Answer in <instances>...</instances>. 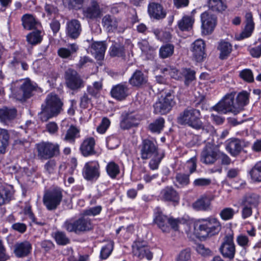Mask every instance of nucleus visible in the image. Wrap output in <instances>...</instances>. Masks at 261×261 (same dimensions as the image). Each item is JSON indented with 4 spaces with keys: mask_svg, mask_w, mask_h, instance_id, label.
<instances>
[{
    "mask_svg": "<svg viewBox=\"0 0 261 261\" xmlns=\"http://www.w3.org/2000/svg\"><path fill=\"white\" fill-rule=\"evenodd\" d=\"M178 124L187 125L196 130H202L208 133L213 130L212 125H205L201 121V114L199 110L188 107L180 112L177 117Z\"/></svg>",
    "mask_w": 261,
    "mask_h": 261,
    "instance_id": "nucleus-1",
    "label": "nucleus"
},
{
    "mask_svg": "<svg viewBox=\"0 0 261 261\" xmlns=\"http://www.w3.org/2000/svg\"><path fill=\"white\" fill-rule=\"evenodd\" d=\"M194 229L198 237L206 238L218 234L221 229V224L217 218L210 217L196 220Z\"/></svg>",
    "mask_w": 261,
    "mask_h": 261,
    "instance_id": "nucleus-2",
    "label": "nucleus"
},
{
    "mask_svg": "<svg viewBox=\"0 0 261 261\" xmlns=\"http://www.w3.org/2000/svg\"><path fill=\"white\" fill-rule=\"evenodd\" d=\"M176 105L175 96L173 91H169L162 95L153 105V113L155 114L165 115L168 113Z\"/></svg>",
    "mask_w": 261,
    "mask_h": 261,
    "instance_id": "nucleus-3",
    "label": "nucleus"
},
{
    "mask_svg": "<svg viewBox=\"0 0 261 261\" xmlns=\"http://www.w3.org/2000/svg\"><path fill=\"white\" fill-rule=\"evenodd\" d=\"M33 86L30 79L21 80L14 84L12 88V97L17 100L23 101L30 98Z\"/></svg>",
    "mask_w": 261,
    "mask_h": 261,
    "instance_id": "nucleus-4",
    "label": "nucleus"
},
{
    "mask_svg": "<svg viewBox=\"0 0 261 261\" xmlns=\"http://www.w3.org/2000/svg\"><path fill=\"white\" fill-rule=\"evenodd\" d=\"M63 227L69 232L80 234L91 230L92 225L91 220L84 217L73 220H67L64 223Z\"/></svg>",
    "mask_w": 261,
    "mask_h": 261,
    "instance_id": "nucleus-5",
    "label": "nucleus"
},
{
    "mask_svg": "<svg viewBox=\"0 0 261 261\" xmlns=\"http://www.w3.org/2000/svg\"><path fill=\"white\" fill-rule=\"evenodd\" d=\"M38 158L42 160L51 159L60 154V145L50 142H41L36 144Z\"/></svg>",
    "mask_w": 261,
    "mask_h": 261,
    "instance_id": "nucleus-6",
    "label": "nucleus"
},
{
    "mask_svg": "<svg viewBox=\"0 0 261 261\" xmlns=\"http://www.w3.org/2000/svg\"><path fill=\"white\" fill-rule=\"evenodd\" d=\"M259 200V195L254 193H247L243 196L241 202V216L243 219L252 216L253 210L258 207Z\"/></svg>",
    "mask_w": 261,
    "mask_h": 261,
    "instance_id": "nucleus-7",
    "label": "nucleus"
},
{
    "mask_svg": "<svg viewBox=\"0 0 261 261\" xmlns=\"http://www.w3.org/2000/svg\"><path fill=\"white\" fill-rule=\"evenodd\" d=\"M63 190L61 188L55 187L45 193L43 202L48 210H55L60 204L63 196Z\"/></svg>",
    "mask_w": 261,
    "mask_h": 261,
    "instance_id": "nucleus-8",
    "label": "nucleus"
},
{
    "mask_svg": "<svg viewBox=\"0 0 261 261\" xmlns=\"http://www.w3.org/2000/svg\"><path fill=\"white\" fill-rule=\"evenodd\" d=\"M219 250L223 257L230 260L234 258L236 254V245L234 243V233L232 230H230L226 234Z\"/></svg>",
    "mask_w": 261,
    "mask_h": 261,
    "instance_id": "nucleus-9",
    "label": "nucleus"
},
{
    "mask_svg": "<svg viewBox=\"0 0 261 261\" xmlns=\"http://www.w3.org/2000/svg\"><path fill=\"white\" fill-rule=\"evenodd\" d=\"M64 79L66 87L71 90L78 91L85 86L84 80L73 69L68 68L65 71Z\"/></svg>",
    "mask_w": 261,
    "mask_h": 261,
    "instance_id": "nucleus-10",
    "label": "nucleus"
},
{
    "mask_svg": "<svg viewBox=\"0 0 261 261\" xmlns=\"http://www.w3.org/2000/svg\"><path fill=\"white\" fill-rule=\"evenodd\" d=\"M219 149L215 145L208 143L200 153V161L205 165H212L219 159Z\"/></svg>",
    "mask_w": 261,
    "mask_h": 261,
    "instance_id": "nucleus-11",
    "label": "nucleus"
},
{
    "mask_svg": "<svg viewBox=\"0 0 261 261\" xmlns=\"http://www.w3.org/2000/svg\"><path fill=\"white\" fill-rule=\"evenodd\" d=\"M132 249L133 255L140 259L146 258L150 260L153 258V253L148 248L147 243L141 238H138L133 242Z\"/></svg>",
    "mask_w": 261,
    "mask_h": 261,
    "instance_id": "nucleus-12",
    "label": "nucleus"
},
{
    "mask_svg": "<svg viewBox=\"0 0 261 261\" xmlns=\"http://www.w3.org/2000/svg\"><path fill=\"white\" fill-rule=\"evenodd\" d=\"M100 165L96 160L86 163L82 169L83 177L88 181L96 180L100 176Z\"/></svg>",
    "mask_w": 261,
    "mask_h": 261,
    "instance_id": "nucleus-13",
    "label": "nucleus"
},
{
    "mask_svg": "<svg viewBox=\"0 0 261 261\" xmlns=\"http://www.w3.org/2000/svg\"><path fill=\"white\" fill-rule=\"evenodd\" d=\"M234 95L233 93L226 95L221 101L211 108L212 110L221 114L233 111L237 108L234 103Z\"/></svg>",
    "mask_w": 261,
    "mask_h": 261,
    "instance_id": "nucleus-14",
    "label": "nucleus"
},
{
    "mask_svg": "<svg viewBox=\"0 0 261 261\" xmlns=\"http://www.w3.org/2000/svg\"><path fill=\"white\" fill-rule=\"evenodd\" d=\"M140 155L142 160H147L157 154L158 147L155 141L144 139L140 145Z\"/></svg>",
    "mask_w": 261,
    "mask_h": 261,
    "instance_id": "nucleus-15",
    "label": "nucleus"
},
{
    "mask_svg": "<svg viewBox=\"0 0 261 261\" xmlns=\"http://www.w3.org/2000/svg\"><path fill=\"white\" fill-rule=\"evenodd\" d=\"M217 17L211 13L205 11L201 14L202 33L204 35L211 34L217 24Z\"/></svg>",
    "mask_w": 261,
    "mask_h": 261,
    "instance_id": "nucleus-16",
    "label": "nucleus"
},
{
    "mask_svg": "<svg viewBox=\"0 0 261 261\" xmlns=\"http://www.w3.org/2000/svg\"><path fill=\"white\" fill-rule=\"evenodd\" d=\"M82 32V27L80 20L71 19L66 22L65 34L67 38L76 40L80 37Z\"/></svg>",
    "mask_w": 261,
    "mask_h": 261,
    "instance_id": "nucleus-17",
    "label": "nucleus"
},
{
    "mask_svg": "<svg viewBox=\"0 0 261 261\" xmlns=\"http://www.w3.org/2000/svg\"><path fill=\"white\" fill-rule=\"evenodd\" d=\"M159 197L162 201L171 203L174 205L178 204L180 199L179 193L172 186H166L162 189Z\"/></svg>",
    "mask_w": 261,
    "mask_h": 261,
    "instance_id": "nucleus-18",
    "label": "nucleus"
},
{
    "mask_svg": "<svg viewBox=\"0 0 261 261\" xmlns=\"http://www.w3.org/2000/svg\"><path fill=\"white\" fill-rule=\"evenodd\" d=\"M246 145L243 140L233 138L226 141L225 146L226 150L232 156L237 157Z\"/></svg>",
    "mask_w": 261,
    "mask_h": 261,
    "instance_id": "nucleus-19",
    "label": "nucleus"
},
{
    "mask_svg": "<svg viewBox=\"0 0 261 261\" xmlns=\"http://www.w3.org/2000/svg\"><path fill=\"white\" fill-rule=\"evenodd\" d=\"M63 103L55 93H50L46 98V106H45L51 113L57 116L63 110Z\"/></svg>",
    "mask_w": 261,
    "mask_h": 261,
    "instance_id": "nucleus-20",
    "label": "nucleus"
},
{
    "mask_svg": "<svg viewBox=\"0 0 261 261\" xmlns=\"http://www.w3.org/2000/svg\"><path fill=\"white\" fill-rule=\"evenodd\" d=\"M245 26L243 31L236 34L235 38L237 40L240 41L250 37L254 30V22L251 12H247L245 15Z\"/></svg>",
    "mask_w": 261,
    "mask_h": 261,
    "instance_id": "nucleus-21",
    "label": "nucleus"
},
{
    "mask_svg": "<svg viewBox=\"0 0 261 261\" xmlns=\"http://www.w3.org/2000/svg\"><path fill=\"white\" fill-rule=\"evenodd\" d=\"M140 120L139 115L134 113L122 114L120 127L123 130L129 129L133 127L138 126Z\"/></svg>",
    "mask_w": 261,
    "mask_h": 261,
    "instance_id": "nucleus-22",
    "label": "nucleus"
},
{
    "mask_svg": "<svg viewBox=\"0 0 261 261\" xmlns=\"http://www.w3.org/2000/svg\"><path fill=\"white\" fill-rule=\"evenodd\" d=\"M205 43L202 39H197L193 43L192 51L197 62H201L205 58Z\"/></svg>",
    "mask_w": 261,
    "mask_h": 261,
    "instance_id": "nucleus-23",
    "label": "nucleus"
},
{
    "mask_svg": "<svg viewBox=\"0 0 261 261\" xmlns=\"http://www.w3.org/2000/svg\"><path fill=\"white\" fill-rule=\"evenodd\" d=\"M148 12L151 18L156 20L162 19L166 16V10L163 6L155 2L150 3L148 5Z\"/></svg>",
    "mask_w": 261,
    "mask_h": 261,
    "instance_id": "nucleus-24",
    "label": "nucleus"
},
{
    "mask_svg": "<svg viewBox=\"0 0 261 261\" xmlns=\"http://www.w3.org/2000/svg\"><path fill=\"white\" fill-rule=\"evenodd\" d=\"M169 218L164 215L159 207L154 210L153 222L162 230L163 232H168L170 227L168 225Z\"/></svg>",
    "mask_w": 261,
    "mask_h": 261,
    "instance_id": "nucleus-25",
    "label": "nucleus"
},
{
    "mask_svg": "<svg viewBox=\"0 0 261 261\" xmlns=\"http://www.w3.org/2000/svg\"><path fill=\"white\" fill-rule=\"evenodd\" d=\"M17 114L15 108L3 107L0 108V122L7 125L16 117Z\"/></svg>",
    "mask_w": 261,
    "mask_h": 261,
    "instance_id": "nucleus-26",
    "label": "nucleus"
},
{
    "mask_svg": "<svg viewBox=\"0 0 261 261\" xmlns=\"http://www.w3.org/2000/svg\"><path fill=\"white\" fill-rule=\"evenodd\" d=\"M95 140L93 137L85 139L80 147L82 154L85 157L95 154L96 152L95 150Z\"/></svg>",
    "mask_w": 261,
    "mask_h": 261,
    "instance_id": "nucleus-27",
    "label": "nucleus"
},
{
    "mask_svg": "<svg viewBox=\"0 0 261 261\" xmlns=\"http://www.w3.org/2000/svg\"><path fill=\"white\" fill-rule=\"evenodd\" d=\"M128 94L129 88L126 84H118L113 87L111 91L112 97L119 101L125 99Z\"/></svg>",
    "mask_w": 261,
    "mask_h": 261,
    "instance_id": "nucleus-28",
    "label": "nucleus"
},
{
    "mask_svg": "<svg viewBox=\"0 0 261 261\" xmlns=\"http://www.w3.org/2000/svg\"><path fill=\"white\" fill-rule=\"evenodd\" d=\"M147 82V75L140 70H136L128 81L130 85L138 88L142 87L145 86Z\"/></svg>",
    "mask_w": 261,
    "mask_h": 261,
    "instance_id": "nucleus-29",
    "label": "nucleus"
},
{
    "mask_svg": "<svg viewBox=\"0 0 261 261\" xmlns=\"http://www.w3.org/2000/svg\"><path fill=\"white\" fill-rule=\"evenodd\" d=\"M106 49L107 43L105 41H95L91 44V53L97 60L103 59Z\"/></svg>",
    "mask_w": 261,
    "mask_h": 261,
    "instance_id": "nucleus-30",
    "label": "nucleus"
},
{
    "mask_svg": "<svg viewBox=\"0 0 261 261\" xmlns=\"http://www.w3.org/2000/svg\"><path fill=\"white\" fill-rule=\"evenodd\" d=\"M83 14L86 18L91 19L99 17L101 11L97 2L92 0L90 5L83 10Z\"/></svg>",
    "mask_w": 261,
    "mask_h": 261,
    "instance_id": "nucleus-31",
    "label": "nucleus"
},
{
    "mask_svg": "<svg viewBox=\"0 0 261 261\" xmlns=\"http://www.w3.org/2000/svg\"><path fill=\"white\" fill-rule=\"evenodd\" d=\"M109 53L111 57L124 58L126 55L124 45L119 41H112Z\"/></svg>",
    "mask_w": 261,
    "mask_h": 261,
    "instance_id": "nucleus-32",
    "label": "nucleus"
},
{
    "mask_svg": "<svg viewBox=\"0 0 261 261\" xmlns=\"http://www.w3.org/2000/svg\"><path fill=\"white\" fill-rule=\"evenodd\" d=\"M32 245L27 241L16 243L14 246V253L18 257H23L31 253Z\"/></svg>",
    "mask_w": 261,
    "mask_h": 261,
    "instance_id": "nucleus-33",
    "label": "nucleus"
},
{
    "mask_svg": "<svg viewBox=\"0 0 261 261\" xmlns=\"http://www.w3.org/2000/svg\"><path fill=\"white\" fill-rule=\"evenodd\" d=\"M102 24L109 32L115 31L118 27V21L116 18L109 14L106 15L102 18Z\"/></svg>",
    "mask_w": 261,
    "mask_h": 261,
    "instance_id": "nucleus-34",
    "label": "nucleus"
},
{
    "mask_svg": "<svg viewBox=\"0 0 261 261\" xmlns=\"http://www.w3.org/2000/svg\"><path fill=\"white\" fill-rule=\"evenodd\" d=\"M44 35L40 21L34 17V45L41 43Z\"/></svg>",
    "mask_w": 261,
    "mask_h": 261,
    "instance_id": "nucleus-35",
    "label": "nucleus"
},
{
    "mask_svg": "<svg viewBox=\"0 0 261 261\" xmlns=\"http://www.w3.org/2000/svg\"><path fill=\"white\" fill-rule=\"evenodd\" d=\"M218 49L220 51L219 58L221 60L226 59L232 51V45L228 42L221 41Z\"/></svg>",
    "mask_w": 261,
    "mask_h": 261,
    "instance_id": "nucleus-36",
    "label": "nucleus"
},
{
    "mask_svg": "<svg viewBox=\"0 0 261 261\" xmlns=\"http://www.w3.org/2000/svg\"><path fill=\"white\" fill-rule=\"evenodd\" d=\"M207 6L209 9L216 12H222L227 8L225 0H208Z\"/></svg>",
    "mask_w": 261,
    "mask_h": 261,
    "instance_id": "nucleus-37",
    "label": "nucleus"
},
{
    "mask_svg": "<svg viewBox=\"0 0 261 261\" xmlns=\"http://www.w3.org/2000/svg\"><path fill=\"white\" fill-rule=\"evenodd\" d=\"M211 201L206 196H202L193 204V207L196 211H206L210 208Z\"/></svg>",
    "mask_w": 261,
    "mask_h": 261,
    "instance_id": "nucleus-38",
    "label": "nucleus"
},
{
    "mask_svg": "<svg viewBox=\"0 0 261 261\" xmlns=\"http://www.w3.org/2000/svg\"><path fill=\"white\" fill-rule=\"evenodd\" d=\"M80 130L77 127L71 125L67 129L63 140L70 143H74L75 139L80 137Z\"/></svg>",
    "mask_w": 261,
    "mask_h": 261,
    "instance_id": "nucleus-39",
    "label": "nucleus"
},
{
    "mask_svg": "<svg viewBox=\"0 0 261 261\" xmlns=\"http://www.w3.org/2000/svg\"><path fill=\"white\" fill-rule=\"evenodd\" d=\"M164 124L165 119L160 117L149 124L148 129L151 133L159 134L163 130Z\"/></svg>",
    "mask_w": 261,
    "mask_h": 261,
    "instance_id": "nucleus-40",
    "label": "nucleus"
},
{
    "mask_svg": "<svg viewBox=\"0 0 261 261\" xmlns=\"http://www.w3.org/2000/svg\"><path fill=\"white\" fill-rule=\"evenodd\" d=\"M56 243L58 245L65 246L70 243V239L67 236L66 233L62 231H56L53 234Z\"/></svg>",
    "mask_w": 261,
    "mask_h": 261,
    "instance_id": "nucleus-41",
    "label": "nucleus"
},
{
    "mask_svg": "<svg viewBox=\"0 0 261 261\" xmlns=\"http://www.w3.org/2000/svg\"><path fill=\"white\" fill-rule=\"evenodd\" d=\"M190 174L179 172L175 175V180L177 184L175 186L177 187L182 188L188 186L190 182Z\"/></svg>",
    "mask_w": 261,
    "mask_h": 261,
    "instance_id": "nucleus-42",
    "label": "nucleus"
},
{
    "mask_svg": "<svg viewBox=\"0 0 261 261\" xmlns=\"http://www.w3.org/2000/svg\"><path fill=\"white\" fill-rule=\"evenodd\" d=\"M114 242L113 241H108L106 245L101 247L99 257L101 259L105 260L107 259L114 249Z\"/></svg>",
    "mask_w": 261,
    "mask_h": 261,
    "instance_id": "nucleus-43",
    "label": "nucleus"
},
{
    "mask_svg": "<svg viewBox=\"0 0 261 261\" xmlns=\"http://www.w3.org/2000/svg\"><path fill=\"white\" fill-rule=\"evenodd\" d=\"M174 46L171 43H166L161 46L159 49V56L162 59L172 56L174 53Z\"/></svg>",
    "mask_w": 261,
    "mask_h": 261,
    "instance_id": "nucleus-44",
    "label": "nucleus"
},
{
    "mask_svg": "<svg viewBox=\"0 0 261 261\" xmlns=\"http://www.w3.org/2000/svg\"><path fill=\"white\" fill-rule=\"evenodd\" d=\"M182 78L184 79L185 85L188 86L195 79V72L190 68H183L180 71Z\"/></svg>",
    "mask_w": 261,
    "mask_h": 261,
    "instance_id": "nucleus-45",
    "label": "nucleus"
},
{
    "mask_svg": "<svg viewBox=\"0 0 261 261\" xmlns=\"http://www.w3.org/2000/svg\"><path fill=\"white\" fill-rule=\"evenodd\" d=\"M106 169L108 175L112 179H115L120 173L119 165L113 161L108 163Z\"/></svg>",
    "mask_w": 261,
    "mask_h": 261,
    "instance_id": "nucleus-46",
    "label": "nucleus"
},
{
    "mask_svg": "<svg viewBox=\"0 0 261 261\" xmlns=\"http://www.w3.org/2000/svg\"><path fill=\"white\" fill-rule=\"evenodd\" d=\"M9 135L6 129L0 128V153H4L8 145Z\"/></svg>",
    "mask_w": 261,
    "mask_h": 261,
    "instance_id": "nucleus-47",
    "label": "nucleus"
},
{
    "mask_svg": "<svg viewBox=\"0 0 261 261\" xmlns=\"http://www.w3.org/2000/svg\"><path fill=\"white\" fill-rule=\"evenodd\" d=\"M194 23V20L190 16H184L178 22V28L182 31H188L191 29Z\"/></svg>",
    "mask_w": 261,
    "mask_h": 261,
    "instance_id": "nucleus-48",
    "label": "nucleus"
},
{
    "mask_svg": "<svg viewBox=\"0 0 261 261\" xmlns=\"http://www.w3.org/2000/svg\"><path fill=\"white\" fill-rule=\"evenodd\" d=\"M251 179L256 182L261 181V161L256 163L249 171Z\"/></svg>",
    "mask_w": 261,
    "mask_h": 261,
    "instance_id": "nucleus-49",
    "label": "nucleus"
},
{
    "mask_svg": "<svg viewBox=\"0 0 261 261\" xmlns=\"http://www.w3.org/2000/svg\"><path fill=\"white\" fill-rule=\"evenodd\" d=\"M164 156L165 154L164 152L159 153L153 155L149 163L150 169L152 170L158 169L159 166L162 160L164 158Z\"/></svg>",
    "mask_w": 261,
    "mask_h": 261,
    "instance_id": "nucleus-50",
    "label": "nucleus"
},
{
    "mask_svg": "<svg viewBox=\"0 0 261 261\" xmlns=\"http://www.w3.org/2000/svg\"><path fill=\"white\" fill-rule=\"evenodd\" d=\"M64 6L68 9H80L84 0H62Z\"/></svg>",
    "mask_w": 261,
    "mask_h": 261,
    "instance_id": "nucleus-51",
    "label": "nucleus"
},
{
    "mask_svg": "<svg viewBox=\"0 0 261 261\" xmlns=\"http://www.w3.org/2000/svg\"><path fill=\"white\" fill-rule=\"evenodd\" d=\"M249 95V93L245 91H243L238 94L236 98L238 107L244 106L248 104Z\"/></svg>",
    "mask_w": 261,
    "mask_h": 261,
    "instance_id": "nucleus-52",
    "label": "nucleus"
},
{
    "mask_svg": "<svg viewBox=\"0 0 261 261\" xmlns=\"http://www.w3.org/2000/svg\"><path fill=\"white\" fill-rule=\"evenodd\" d=\"M162 71L164 74L165 75L168 74L173 79L176 80H180L182 79L180 72H179L176 68L169 66L163 68Z\"/></svg>",
    "mask_w": 261,
    "mask_h": 261,
    "instance_id": "nucleus-53",
    "label": "nucleus"
},
{
    "mask_svg": "<svg viewBox=\"0 0 261 261\" xmlns=\"http://www.w3.org/2000/svg\"><path fill=\"white\" fill-rule=\"evenodd\" d=\"M235 214L234 210L231 207H225L221 210L220 213L221 218L224 221L231 220Z\"/></svg>",
    "mask_w": 261,
    "mask_h": 261,
    "instance_id": "nucleus-54",
    "label": "nucleus"
},
{
    "mask_svg": "<svg viewBox=\"0 0 261 261\" xmlns=\"http://www.w3.org/2000/svg\"><path fill=\"white\" fill-rule=\"evenodd\" d=\"M39 119L43 122L47 121L49 119L56 116L51 113L45 106H41V111L38 114Z\"/></svg>",
    "mask_w": 261,
    "mask_h": 261,
    "instance_id": "nucleus-55",
    "label": "nucleus"
},
{
    "mask_svg": "<svg viewBox=\"0 0 261 261\" xmlns=\"http://www.w3.org/2000/svg\"><path fill=\"white\" fill-rule=\"evenodd\" d=\"M239 76L248 83H252L254 81V76L252 70L250 69H244L239 72Z\"/></svg>",
    "mask_w": 261,
    "mask_h": 261,
    "instance_id": "nucleus-56",
    "label": "nucleus"
},
{
    "mask_svg": "<svg viewBox=\"0 0 261 261\" xmlns=\"http://www.w3.org/2000/svg\"><path fill=\"white\" fill-rule=\"evenodd\" d=\"M236 241L238 245L244 249H246L250 246L249 238L244 234H241L238 236L236 238Z\"/></svg>",
    "mask_w": 261,
    "mask_h": 261,
    "instance_id": "nucleus-57",
    "label": "nucleus"
},
{
    "mask_svg": "<svg viewBox=\"0 0 261 261\" xmlns=\"http://www.w3.org/2000/svg\"><path fill=\"white\" fill-rule=\"evenodd\" d=\"M22 25L27 30H31L33 29V16L30 14H25L21 18Z\"/></svg>",
    "mask_w": 261,
    "mask_h": 261,
    "instance_id": "nucleus-58",
    "label": "nucleus"
},
{
    "mask_svg": "<svg viewBox=\"0 0 261 261\" xmlns=\"http://www.w3.org/2000/svg\"><path fill=\"white\" fill-rule=\"evenodd\" d=\"M102 210V207L100 205L90 207L83 211L84 216H95L99 215Z\"/></svg>",
    "mask_w": 261,
    "mask_h": 261,
    "instance_id": "nucleus-59",
    "label": "nucleus"
},
{
    "mask_svg": "<svg viewBox=\"0 0 261 261\" xmlns=\"http://www.w3.org/2000/svg\"><path fill=\"white\" fill-rule=\"evenodd\" d=\"M10 197L11 192L9 190L3 188H0V205L9 201Z\"/></svg>",
    "mask_w": 261,
    "mask_h": 261,
    "instance_id": "nucleus-60",
    "label": "nucleus"
},
{
    "mask_svg": "<svg viewBox=\"0 0 261 261\" xmlns=\"http://www.w3.org/2000/svg\"><path fill=\"white\" fill-rule=\"evenodd\" d=\"M126 4L123 2L114 4L111 6L110 12L113 14H117L126 8Z\"/></svg>",
    "mask_w": 261,
    "mask_h": 261,
    "instance_id": "nucleus-61",
    "label": "nucleus"
},
{
    "mask_svg": "<svg viewBox=\"0 0 261 261\" xmlns=\"http://www.w3.org/2000/svg\"><path fill=\"white\" fill-rule=\"evenodd\" d=\"M110 120L107 117H104L97 127V131L100 134H104L110 126Z\"/></svg>",
    "mask_w": 261,
    "mask_h": 261,
    "instance_id": "nucleus-62",
    "label": "nucleus"
},
{
    "mask_svg": "<svg viewBox=\"0 0 261 261\" xmlns=\"http://www.w3.org/2000/svg\"><path fill=\"white\" fill-rule=\"evenodd\" d=\"M49 160L44 165V169L46 172L51 174L56 171V162L55 160Z\"/></svg>",
    "mask_w": 261,
    "mask_h": 261,
    "instance_id": "nucleus-63",
    "label": "nucleus"
},
{
    "mask_svg": "<svg viewBox=\"0 0 261 261\" xmlns=\"http://www.w3.org/2000/svg\"><path fill=\"white\" fill-rule=\"evenodd\" d=\"M191 258V252L189 249H186L181 251L177 255L176 261H188Z\"/></svg>",
    "mask_w": 261,
    "mask_h": 261,
    "instance_id": "nucleus-64",
    "label": "nucleus"
}]
</instances>
